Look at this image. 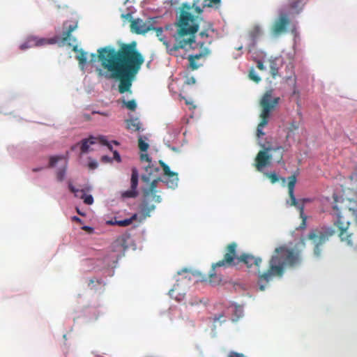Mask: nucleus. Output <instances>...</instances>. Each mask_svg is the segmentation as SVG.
<instances>
[{"mask_svg":"<svg viewBox=\"0 0 357 357\" xmlns=\"http://www.w3.org/2000/svg\"><path fill=\"white\" fill-rule=\"evenodd\" d=\"M237 244L232 242L228 244L225 249V254L222 259L212 265L209 274V282L212 284H218L222 279L218 276L215 269L219 267H230L237 264L235 262H242L250 268L253 265L257 268L258 284L261 291H264L268 283L274 278H281L287 267L293 268L301 262L300 252L285 245L276 248L268 261V267L266 271L261 272L259 266L261 263L260 257H255L252 255L243 253L239 257L236 255Z\"/></svg>","mask_w":357,"mask_h":357,"instance_id":"1","label":"nucleus"},{"mask_svg":"<svg viewBox=\"0 0 357 357\" xmlns=\"http://www.w3.org/2000/svg\"><path fill=\"white\" fill-rule=\"evenodd\" d=\"M102 68L109 73L108 78L119 81V91H130L132 82L144 63L143 56L137 50V43H123L119 50L107 46L98 50Z\"/></svg>","mask_w":357,"mask_h":357,"instance_id":"2","label":"nucleus"},{"mask_svg":"<svg viewBox=\"0 0 357 357\" xmlns=\"http://www.w3.org/2000/svg\"><path fill=\"white\" fill-rule=\"evenodd\" d=\"M198 4L199 0H195L192 5L187 3L182 4L179 16L175 23L176 32L174 37L176 43L171 46L167 41H164V45L169 54L176 56L179 49L185 48L187 46L192 47L195 43V34L199 29V19L189 10L193 8L197 13L201 14L203 10Z\"/></svg>","mask_w":357,"mask_h":357,"instance_id":"3","label":"nucleus"},{"mask_svg":"<svg viewBox=\"0 0 357 357\" xmlns=\"http://www.w3.org/2000/svg\"><path fill=\"white\" fill-rule=\"evenodd\" d=\"M273 89L268 90L264 93L260 100L259 105L261 107V112L259 116L261 121L257 128V136L258 137L264 135L262 130L268 123L271 111L277 107L280 100V97H273Z\"/></svg>","mask_w":357,"mask_h":357,"instance_id":"4","label":"nucleus"},{"mask_svg":"<svg viewBox=\"0 0 357 357\" xmlns=\"http://www.w3.org/2000/svg\"><path fill=\"white\" fill-rule=\"evenodd\" d=\"M263 147V150H261L258 152L256 158H255V167L257 169L259 172L262 170L264 167L268 166L271 163V160L272 159V155L269 153L271 151H274L277 153V155L275 159L277 160L278 163L284 164L283 161V153L284 152V147L281 146H278L274 148L268 146L267 147L265 145L261 146Z\"/></svg>","mask_w":357,"mask_h":357,"instance_id":"5","label":"nucleus"},{"mask_svg":"<svg viewBox=\"0 0 357 357\" xmlns=\"http://www.w3.org/2000/svg\"><path fill=\"white\" fill-rule=\"evenodd\" d=\"M335 234V231L331 227L324 228L319 231H312L308 234V239L312 240L315 244L314 252L316 256L320 255L321 250L319 247L328 241Z\"/></svg>","mask_w":357,"mask_h":357,"instance_id":"6","label":"nucleus"},{"mask_svg":"<svg viewBox=\"0 0 357 357\" xmlns=\"http://www.w3.org/2000/svg\"><path fill=\"white\" fill-rule=\"evenodd\" d=\"M288 193L289 196V200H287V203L291 206H295L300 213V216L302 218V223L300 225L301 229H304L306 227V219L307 217L305 215L303 212V204H300L299 202L296 201L294 196V188L296 183V177L295 175H291L288 178Z\"/></svg>","mask_w":357,"mask_h":357,"instance_id":"7","label":"nucleus"},{"mask_svg":"<svg viewBox=\"0 0 357 357\" xmlns=\"http://www.w3.org/2000/svg\"><path fill=\"white\" fill-rule=\"evenodd\" d=\"M153 29L154 26L152 19L146 22L139 18L135 19L131 21L130 30L132 33L137 34H144Z\"/></svg>","mask_w":357,"mask_h":357,"instance_id":"8","label":"nucleus"},{"mask_svg":"<svg viewBox=\"0 0 357 357\" xmlns=\"http://www.w3.org/2000/svg\"><path fill=\"white\" fill-rule=\"evenodd\" d=\"M99 142L102 145L107 146V148L112 151V146L107 142L104 136H100L98 137H94L90 136L89 138L84 139L80 142V149L82 153H86L90 151V146Z\"/></svg>","mask_w":357,"mask_h":357,"instance_id":"9","label":"nucleus"},{"mask_svg":"<svg viewBox=\"0 0 357 357\" xmlns=\"http://www.w3.org/2000/svg\"><path fill=\"white\" fill-rule=\"evenodd\" d=\"M211 53L208 47H204L201 50L200 52L195 54H190L188 56V68L192 70H197L199 67L202 66L203 63L199 61L202 59H206Z\"/></svg>","mask_w":357,"mask_h":357,"instance_id":"10","label":"nucleus"},{"mask_svg":"<svg viewBox=\"0 0 357 357\" xmlns=\"http://www.w3.org/2000/svg\"><path fill=\"white\" fill-rule=\"evenodd\" d=\"M59 38H39L36 36H30L27 40L20 45V49L24 50L33 47L43 46L47 44H54L58 41Z\"/></svg>","mask_w":357,"mask_h":357,"instance_id":"11","label":"nucleus"},{"mask_svg":"<svg viewBox=\"0 0 357 357\" xmlns=\"http://www.w3.org/2000/svg\"><path fill=\"white\" fill-rule=\"evenodd\" d=\"M139 174L136 167L132 168V174L130 178V189L123 191L121 193L123 198H135L138 195L137 185H138Z\"/></svg>","mask_w":357,"mask_h":357,"instance_id":"12","label":"nucleus"},{"mask_svg":"<svg viewBox=\"0 0 357 357\" xmlns=\"http://www.w3.org/2000/svg\"><path fill=\"white\" fill-rule=\"evenodd\" d=\"M290 20L286 13H280L279 17L275 21L272 32L275 35H279L284 32L287 29V26L289 24Z\"/></svg>","mask_w":357,"mask_h":357,"instance_id":"13","label":"nucleus"},{"mask_svg":"<svg viewBox=\"0 0 357 357\" xmlns=\"http://www.w3.org/2000/svg\"><path fill=\"white\" fill-rule=\"evenodd\" d=\"M214 29H213V25L211 23H208L207 26L199 33V37L202 40L197 43V45L199 46L200 49L202 50L204 48V45H211L212 43V36L210 33H213Z\"/></svg>","mask_w":357,"mask_h":357,"instance_id":"14","label":"nucleus"},{"mask_svg":"<svg viewBox=\"0 0 357 357\" xmlns=\"http://www.w3.org/2000/svg\"><path fill=\"white\" fill-rule=\"evenodd\" d=\"M159 164L164 171V174L165 176H167L169 179L166 181L167 185L172 188H174L177 186L178 184V174L175 172H173L170 170L169 166L165 164L162 160L159 161Z\"/></svg>","mask_w":357,"mask_h":357,"instance_id":"15","label":"nucleus"},{"mask_svg":"<svg viewBox=\"0 0 357 357\" xmlns=\"http://www.w3.org/2000/svg\"><path fill=\"white\" fill-rule=\"evenodd\" d=\"M307 0H288L287 8L290 14L297 15L303 10Z\"/></svg>","mask_w":357,"mask_h":357,"instance_id":"16","label":"nucleus"},{"mask_svg":"<svg viewBox=\"0 0 357 357\" xmlns=\"http://www.w3.org/2000/svg\"><path fill=\"white\" fill-rule=\"evenodd\" d=\"M63 26L65 30L62 33L61 40L63 42H68L72 40L73 42H75V39H72L70 38V35L71 33L77 29V24L75 22L68 24V22H65L63 24Z\"/></svg>","mask_w":357,"mask_h":357,"instance_id":"17","label":"nucleus"},{"mask_svg":"<svg viewBox=\"0 0 357 357\" xmlns=\"http://www.w3.org/2000/svg\"><path fill=\"white\" fill-rule=\"evenodd\" d=\"M68 188L75 194V197L83 199L86 204L91 205L93 203V198L91 195H86L83 190L76 189L71 183H69Z\"/></svg>","mask_w":357,"mask_h":357,"instance_id":"18","label":"nucleus"},{"mask_svg":"<svg viewBox=\"0 0 357 357\" xmlns=\"http://www.w3.org/2000/svg\"><path fill=\"white\" fill-rule=\"evenodd\" d=\"M262 31L259 25H254L248 32V38L250 40V45L254 47L257 39L261 36Z\"/></svg>","mask_w":357,"mask_h":357,"instance_id":"19","label":"nucleus"},{"mask_svg":"<svg viewBox=\"0 0 357 357\" xmlns=\"http://www.w3.org/2000/svg\"><path fill=\"white\" fill-rule=\"evenodd\" d=\"M126 128L130 132H137L143 130L142 123L138 118L130 119L126 120Z\"/></svg>","mask_w":357,"mask_h":357,"instance_id":"20","label":"nucleus"},{"mask_svg":"<svg viewBox=\"0 0 357 357\" xmlns=\"http://www.w3.org/2000/svg\"><path fill=\"white\" fill-rule=\"evenodd\" d=\"M270 72L273 78H275L279 76V68L280 66L281 61L279 58L271 59L268 61Z\"/></svg>","mask_w":357,"mask_h":357,"instance_id":"21","label":"nucleus"},{"mask_svg":"<svg viewBox=\"0 0 357 357\" xmlns=\"http://www.w3.org/2000/svg\"><path fill=\"white\" fill-rule=\"evenodd\" d=\"M73 50L78 54L76 55V59L78 61L79 66H84L87 60L86 52L83 50H78L77 46L75 45Z\"/></svg>","mask_w":357,"mask_h":357,"instance_id":"22","label":"nucleus"},{"mask_svg":"<svg viewBox=\"0 0 357 357\" xmlns=\"http://www.w3.org/2000/svg\"><path fill=\"white\" fill-rule=\"evenodd\" d=\"M137 215L133 214L130 218L125 219L123 220H116L114 222L112 221L109 222L111 225H116L120 227H127L137 219Z\"/></svg>","mask_w":357,"mask_h":357,"instance_id":"23","label":"nucleus"},{"mask_svg":"<svg viewBox=\"0 0 357 357\" xmlns=\"http://www.w3.org/2000/svg\"><path fill=\"white\" fill-rule=\"evenodd\" d=\"M160 181H161L160 178H154L151 182L149 188L148 189L145 190L144 192V197H149V193L151 192H157L156 191V188H157L158 183Z\"/></svg>","mask_w":357,"mask_h":357,"instance_id":"24","label":"nucleus"},{"mask_svg":"<svg viewBox=\"0 0 357 357\" xmlns=\"http://www.w3.org/2000/svg\"><path fill=\"white\" fill-rule=\"evenodd\" d=\"M145 170L146 172H149V175H142V179L145 183H149L151 180L150 176L152 174L153 170L155 172H158L159 169L158 167H154L153 166H151L149 165L146 168Z\"/></svg>","mask_w":357,"mask_h":357,"instance_id":"25","label":"nucleus"},{"mask_svg":"<svg viewBox=\"0 0 357 357\" xmlns=\"http://www.w3.org/2000/svg\"><path fill=\"white\" fill-rule=\"evenodd\" d=\"M155 206L154 205H149L146 202H144L142 206V213L145 216H149L150 213L155 209Z\"/></svg>","mask_w":357,"mask_h":357,"instance_id":"26","label":"nucleus"},{"mask_svg":"<svg viewBox=\"0 0 357 357\" xmlns=\"http://www.w3.org/2000/svg\"><path fill=\"white\" fill-rule=\"evenodd\" d=\"M66 169H67V162L65 161V164L63 165V166L62 167H61L60 169H59L56 172V178H57L58 181L61 182V181H63L65 176H66Z\"/></svg>","mask_w":357,"mask_h":357,"instance_id":"27","label":"nucleus"},{"mask_svg":"<svg viewBox=\"0 0 357 357\" xmlns=\"http://www.w3.org/2000/svg\"><path fill=\"white\" fill-rule=\"evenodd\" d=\"M201 0H199V2ZM221 2V0H203V3L202 4V7H201L202 9L205 7H213V6H220Z\"/></svg>","mask_w":357,"mask_h":357,"instance_id":"28","label":"nucleus"},{"mask_svg":"<svg viewBox=\"0 0 357 357\" xmlns=\"http://www.w3.org/2000/svg\"><path fill=\"white\" fill-rule=\"evenodd\" d=\"M122 103L129 110L135 111L137 108V103L135 100L126 101L125 99H123Z\"/></svg>","mask_w":357,"mask_h":357,"instance_id":"29","label":"nucleus"},{"mask_svg":"<svg viewBox=\"0 0 357 357\" xmlns=\"http://www.w3.org/2000/svg\"><path fill=\"white\" fill-rule=\"evenodd\" d=\"M153 30L155 31L156 36L159 38V40L160 41H162L163 44H164V41H167L171 46L174 45L176 43V42H175L174 44H171L167 40L162 38V35L163 33V29L162 27H158V28L154 27V29Z\"/></svg>","mask_w":357,"mask_h":357,"instance_id":"30","label":"nucleus"},{"mask_svg":"<svg viewBox=\"0 0 357 357\" xmlns=\"http://www.w3.org/2000/svg\"><path fill=\"white\" fill-rule=\"evenodd\" d=\"M248 76L251 80L256 83H259L261 81V77L257 75L253 68L250 70Z\"/></svg>","mask_w":357,"mask_h":357,"instance_id":"31","label":"nucleus"},{"mask_svg":"<svg viewBox=\"0 0 357 357\" xmlns=\"http://www.w3.org/2000/svg\"><path fill=\"white\" fill-rule=\"evenodd\" d=\"M138 146L142 151H146L149 146V144L144 141L142 137L140 136L138 139Z\"/></svg>","mask_w":357,"mask_h":357,"instance_id":"32","label":"nucleus"},{"mask_svg":"<svg viewBox=\"0 0 357 357\" xmlns=\"http://www.w3.org/2000/svg\"><path fill=\"white\" fill-rule=\"evenodd\" d=\"M157 192H151L149 193V197H145L147 199L153 201L156 203H160L161 202V197L160 195H156Z\"/></svg>","mask_w":357,"mask_h":357,"instance_id":"33","label":"nucleus"},{"mask_svg":"<svg viewBox=\"0 0 357 357\" xmlns=\"http://www.w3.org/2000/svg\"><path fill=\"white\" fill-rule=\"evenodd\" d=\"M266 176L271 180L272 183L279 181V176L275 172L266 173Z\"/></svg>","mask_w":357,"mask_h":357,"instance_id":"34","label":"nucleus"},{"mask_svg":"<svg viewBox=\"0 0 357 357\" xmlns=\"http://www.w3.org/2000/svg\"><path fill=\"white\" fill-rule=\"evenodd\" d=\"M62 156H52L50 158L49 167H53L56 163L59 160L63 159Z\"/></svg>","mask_w":357,"mask_h":357,"instance_id":"35","label":"nucleus"},{"mask_svg":"<svg viewBox=\"0 0 357 357\" xmlns=\"http://www.w3.org/2000/svg\"><path fill=\"white\" fill-rule=\"evenodd\" d=\"M182 273L186 274L184 278L188 279V280H191V276L193 275L192 273L188 271L187 268H184L182 271L178 272V275H181Z\"/></svg>","mask_w":357,"mask_h":357,"instance_id":"36","label":"nucleus"},{"mask_svg":"<svg viewBox=\"0 0 357 357\" xmlns=\"http://www.w3.org/2000/svg\"><path fill=\"white\" fill-rule=\"evenodd\" d=\"M234 313L236 315V318L238 319L243 316V308L241 306H234Z\"/></svg>","mask_w":357,"mask_h":357,"instance_id":"37","label":"nucleus"},{"mask_svg":"<svg viewBox=\"0 0 357 357\" xmlns=\"http://www.w3.org/2000/svg\"><path fill=\"white\" fill-rule=\"evenodd\" d=\"M224 317H225V315L223 314H220L218 315H215L214 317L213 318V322L214 323H216L218 321H219L220 323L225 322V319H223Z\"/></svg>","mask_w":357,"mask_h":357,"instance_id":"38","label":"nucleus"},{"mask_svg":"<svg viewBox=\"0 0 357 357\" xmlns=\"http://www.w3.org/2000/svg\"><path fill=\"white\" fill-rule=\"evenodd\" d=\"M349 178L351 181L357 183V165L356 166L354 171L349 176Z\"/></svg>","mask_w":357,"mask_h":357,"instance_id":"39","label":"nucleus"},{"mask_svg":"<svg viewBox=\"0 0 357 357\" xmlns=\"http://www.w3.org/2000/svg\"><path fill=\"white\" fill-rule=\"evenodd\" d=\"M299 128V125L297 122L296 121H293L292 123H291L289 127V130L290 132H293L294 130H298Z\"/></svg>","mask_w":357,"mask_h":357,"instance_id":"40","label":"nucleus"},{"mask_svg":"<svg viewBox=\"0 0 357 357\" xmlns=\"http://www.w3.org/2000/svg\"><path fill=\"white\" fill-rule=\"evenodd\" d=\"M140 160L142 162L146 161V162H151V158L147 153H142L140 155Z\"/></svg>","mask_w":357,"mask_h":357,"instance_id":"41","label":"nucleus"},{"mask_svg":"<svg viewBox=\"0 0 357 357\" xmlns=\"http://www.w3.org/2000/svg\"><path fill=\"white\" fill-rule=\"evenodd\" d=\"M228 357H246L243 354H239L235 351H231Z\"/></svg>","mask_w":357,"mask_h":357,"instance_id":"42","label":"nucleus"},{"mask_svg":"<svg viewBox=\"0 0 357 357\" xmlns=\"http://www.w3.org/2000/svg\"><path fill=\"white\" fill-rule=\"evenodd\" d=\"M122 19L128 20L129 21H132V14L130 13H126V14H121V15Z\"/></svg>","mask_w":357,"mask_h":357,"instance_id":"43","label":"nucleus"},{"mask_svg":"<svg viewBox=\"0 0 357 357\" xmlns=\"http://www.w3.org/2000/svg\"><path fill=\"white\" fill-rule=\"evenodd\" d=\"M289 81H291L292 82V84H293V87H294V93H296V77H294V78H292L291 77H287V82H289Z\"/></svg>","mask_w":357,"mask_h":357,"instance_id":"44","label":"nucleus"},{"mask_svg":"<svg viewBox=\"0 0 357 357\" xmlns=\"http://www.w3.org/2000/svg\"><path fill=\"white\" fill-rule=\"evenodd\" d=\"M82 229H83L84 231H86L89 234H91L94 231L93 228L89 226H83L82 227Z\"/></svg>","mask_w":357,"mask_h":357,"instance_id":"45","label":"nucleus"},{"mask_svg":"<svg viewBox=\"0 0 357 357\" xmlns=\"http://www.w3.org/2000/svg\"><path fill=\"white\" fill-rule=\"evenodd\" d=\"M98 167V163L96 161H91L89 162V167L91 169H94L96 168H97Z\"/></svg>","mask_w":357,"mask_h":357,"instance_id":"46","label":"nucleus"},{"mask_svg":"<svg viewBox=\"0 0 357 357\" xmlns=\"http://www.w3.org/2000/svg\"><path fill=\"white\" fill-rule=\"evenodd\" d=\"M185 82L188 85L193 84L195 83V79L193 77H188Z\"/></svg>","mask_w":357,"mask_h":357,"instance_id":"47","label":"nucleus"},{"mask_svg":"<svg viewBox=\"0 0 357 357\" xmlns=\"http://www.w3.org/2000/svg\"><path fill=\"white\" fill-rule=\"evenodd\" d=\"M257 68H258L260 70H265V68H265V66H264V63H263V62H262V61H257Z\"/></svg>","mask_w":357,"mask_h":357,"instance_id":"48","label":"nucleus"},{"mask_svg":"<svg viewBox=\"0 0 357 357\" xmlns=\"http://www.w3.org/2000/svg\"><path fill=\"white\" fill-rule=\"evenodd\" d=\"M113 155H114V158L117 161V162H120L121 161V156L119 155V153H118L117 151H114L113 152Z\"/></svg>","mask_w":357,"mask_h":357,"instance_id":"49","label":"nucleus"},{"mask_svg":"<svg viewBox=\"0 0 357 357\" xmlns=\"http://www.w3.org/2000/svg\"><path fill=\"white\" fill-rule=\"evenodd\" d=\"M101 160L104 162H109L112 161L111 158L107 155H103L101 158Z\"/></svg>","mask_w":357,"mask_h":357,"instance_id":"50","label":"nucleus"},{"mask_svg":"<svg viewBox=\"0 0 357 357\" xmlns=\"http://www.w3.org/2000/svg\"><path fill=\"white\" fill-rule=\"evenodd\" d=\"M72 219H73V221H75V222H79V223L82 222V220L79 218L77 217V216H73L72 218Z\"/></svg>","mask_w":357,"mask_h":357,"instance_id":"51","label":"nucleus"},{"mask_svg":"<svg viewBox=\"0 0 357 357\" xmlns=\"http://www.w3.org/2000/svg\"><path fill=\"white\" fill-rule=\"evenodd\" d=\"M296 201L299 202L300 204H303L304 205L305 202H308V199H302L300 200L296 199Z\"/></svg>","mask_w":357,"mask_h":357,"instance_id":"52","label":"nucleus"},{"mask_svg":"<svg viewBox=\"0 0 357 357\" xmlns=\"http://www.w3.org/2000/svg\"><path fill=\"white\" fill-rule=\"evenodd\" d=\"M91 61H93V60H95V59L96 58V54H94V53H92V54H91Z\"/></svg>","mask_w":357,"mask_h":357,"instance_id":"53","label":"nucleus"},{"mask_svg":"<svg viewBox=\"0 0 357 357\" xmlns=\"http://www.w3.org/2000/svg\"><path fill=\"white\" fill-rule=\"evenodd\" d=\"M43 168L42 167H39V168H33L32 169L33 172H38V171H40Z\"/></svg>","mask_w":357,"mask_h":357,"instance_id":"54","label":"nucleus"},{"mask_svg":"<svg viewBox=\"0 0 357 357\" xmlns=\"http://www.w3.org/2000/svg\"><path fill=\"white\" fill-rule=\"evenodd\" d=\"M77 213H78L79 214H80L81 215H84V214H83V213H82L80 212V211H79V209H78V208H77Z\"/></svg>","mask_w":357,"mask_h":357,"instance_id":"55","label":"nucleus"},{"mask_svg":"<svg viewBox=\"0 0 357 357\" xmlns=\"http://www.w3.org/2000/svg\"><path fill=\"white\" fill-rule=\"evenodd\" d=\"M98 113L100 114V112H98ZM100 114H102V115H103V116H107V114H106V113H100Z\"/></svg>","mask_w":357,"mask_h":357,"instance_id":"56","label":"nucleus"},{"mask_svg":"<svg viewBox=\"0 0 357 357\" xmlns=\"http://www.w3.org/2000/svg\"><path fill=\"white\" fill-rule=\"evenodd\" d=\"M78 144H76L75 146H73V147H72V150H74V149H75V148Z\"/></svg>","mask_w":357,"mask_h":357,"instance_id":"57","label":"nucleus"},{"mask_svg":"<svg viewBox=\"0 0 357 357\" xmlns=\"http://www.w3.org/2000/svg\"><path fill=\"white\" fill-rule=\"evenodd\" d=\"M174 289H171V290L169 291V293H170L171 294H172V293L174 292Z\"/></svg>","mask_w":357,"mask_h":357,"instance_id":"58","label":"nucleus"},{"mask_svg":"<svg viewBox=\"0 0 357 357\" xmlns=\"http://www.w3.org/2000/svg\"><path fill=\"white\" fill-rule=\"evenodd\" d=\"M114 143L116 144H119V143L117 142H116V141H114Z\"/></svg>","mask_w":357,"mask_h":357,"instance_id":"59","label":"nucleus"}]
</instances>
